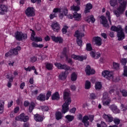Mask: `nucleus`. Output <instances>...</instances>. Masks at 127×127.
I'll return each mask as SVG.
<instances>
[{
	"instance_id": "obj_47",
	"label": "nucleus",
	"mask_w": 127,
	"mask_h": 127,
	"mask_svg": "<svg viewBox=\"0 0 127 127\" xmlns=\"http://www.w3.org/2000/svg\"><path fill=\"white\" fill-rule=\"evenodd\" d=\"M121 62L122 64V65H123V66H126V65L127 64V59L123 58L121 59Z\"/></svg>"
},
{
	"instance_id": "obj_28",
	"label": "nucleus",
	"mask_w": 127,
	"mask_h": 127,
	"mask_svg": "<svg viewBox=\"0 0 127 127\" xmlns=\"http://www.w3.org/2000/svg\"><path fill=\"white\" fill-rule=\"evenodd\" d=\"M46 99V97L45 96V95L43 94H40L37 97V100H38V101H40L41 102H43L45 101Z\"/></svg>"
},
{
	"instance_id": "obj_15",
	"label": "nucleus",
	"mask_w": 127,
	"mask_h": 127,
	"mask_svg": "<svg viewBox=\"0 0 127 127\" xmlns=\"http://www.w3.org/2000/svg\"><path fill=\"white\" fill-rule=\"evenodd\" d=\"M100 18L102 20V24H103L104 27H109V24L108 23V19L104 15L100 16Z\"/></svg>"
},
{
	"instance_id": "obj_11",
	"label": "nucleus",
	"mask_w": 127,
	"mask_h": 127,
	"mask_svg": "<svg viewBox=\"0 0 127 127\" xmlns=\"http://www.w3.org/2000/svg\"><path fill=\"white\" fill-rule=\"evenodd\" d=\"M117 37L119 41H122V40H124V39H125V35L123 28H122L120 31L117 33Z\"/></svg>"
},
{
	"instance_id": "obj_25",
	"label": "nucleus",
	"mask_w": 127,
	"mask_h": 127,
	"mask_svg": "<svg viewBox=\"0 0 127 127\" xmlns=\"http://www.w3.org/2000/svg\"><path fill=\"white\" fill-rule=\"evenodd\" d=\"M122 28L121 26V25H118L117 27L116 26H112L111 27V30H112V31H116L118 33L119 31L121 30Z\"/></svg>"
},
{
	"instance_id": "obj_29",
	"label": "nucleus",
	"mask_w": 127,
	"mask_h": 127,
	"mask_svg": "<svg viewBox=\"0 0 127 127\" xmlns=\"http://www.w3.org/2000/svg\"><path fill=\"white\" fill-rule=\"evenodd\" d=\"M63 118V115H62V113L61 112H57L56 113V119L57 121H60V120H62Z\"/></svg>"
},
{
	"instance_id": "obj_32",
	"label": "nucleus",
	"mask_w": 127,
	"mask_h": 127,
	"mask_svg": "<svg viewBox=\"0 0 127 127\" xmlns=\"http://www.w3.org/2000/svg\"><path fill=\"white\" fill-rule=\"evenodd\" d=\"M4 106V101L0 100V114L3 113V108Z\"/></svg>"
},
{
	"instance_id": "obj_26",
	"label": "nucleus",
	"mask_w": 127,
	"mask_h": 127,
	"mask_svg": "<svg viewBox=\"0 0 127 127\" xmlns=\"http://www.w3.org/2000/svg\"><path fill=\"white\" fill-rule=\"evenodd\" d=\"M67 78V74H66V72H62L61 73L59 76V79L60 80H65Z\"/></svg>"
},
{
	"instance_id": "obj_51",
	"label": "nucleus",
	"mask_w": 127,
	"mask_h": 127,
	"mask_svg": "<svg viewBox=\"0 0 127 127\" xmlns=\"http://www.w3.org/2000/svg\"><path fill=\"white\" fill-rule=\"evenodd\" d=\"M31 30L32 31L31 35V40H34V38H35V32H34V31L32 30L31 29Z\"/></svg>"
},
{
	"instance_id": "obj_18",
	"label": "nucleus",
	"mask_w": 127,
	"mask_h": 127,
	"mask_svg": "<svg viewBox=\"0 0 127 127\" xmlns=\"http://www.w3.org/2000/svg\"><path fill=\"white\" fill-rule=\"evenodd\" d=\"M93 41L95 43L97 46H101L102 45V39L99 37H96L93 38Z\"/></svg>"
},
{
	"instance_id": "obj_27",
	"label": "nucleus",
	"mask_w": 127,
	"mask_h": 127,
	"mask_svg": "<svg viewBox=\"0 0 127 127\" xmlns=\"http://www.w3.org/2000/svg\"><path fill=\"white\" fill-rule=\"evenodd\" d=\"M20 118L21 119V122H24V123L27 122L28 120H29V118H28V116H24V114L22 113L20 116Z\"/></svg>"
},
{
	"instance_id": "obj_37",
	"label": "nucleus",
	"mask_w": 127,
	"mask_h": 127,
	"mask_svg": "<svg viewBox=\"0 0 127 127\" xmlns=\"http://www.w3.org/2000/svg\"><path fill=\"white\" fill-rule=\"evenodd\" d=\"M91 88V82L89 80L85 81V89L86 90H89Z\"/></svg>"
},
{
	"instance_id": "obj_50",
	"label": "nucleus",
	"mask_w": 127,
	"mask_h": 127,
	"mask_svg": "<svg viewBox=\"0 0 127 127\" xmlns=\"http://www.w3.org/2000/svg\"><path fill=\"white\" fill-rule=\"evenodd\" d=\"M81 39H82L80 38H77L76 39V42L78 46H82V43H83V42L82 41Z\"/></svg>"
},
{
	"instance_id": "obj_22",
	"label": "nucleus",
	"mask_w": 127,
	"mask_h": 127,
	"mask_svg": "<svg viewBox=\"0 0 127 127\" xmlns=\"http://www.w3.org/2000/svg\"><path fill=\"white\" fill-rule=\"evenodd\" d=\"M34 119L36 122L41 123L43 121V117L39 114H36L34 115Z\"/></svg>"
},
{
	"instance_id": "obj_3",
	"label": "nucleus",
	"mask_w": 127,
	"mask_h": 127,
	"mask_svg": "<svg viewBox=\"0 0 127 127\" xmlns=\"http://www.w3.org/2000/svg\"><path fill=\"white\" fill-rule=\"evenodd\" d=\"M103 119L106 121L108 123H112V122H114L115 125H120V123H121V120L118 118H113L112 115H106L104 114L103 116Z\"/></svg>"
},
{
	"instance_id": "obj_17",
	"label": "nucleus",
	"mask_w": 127,
	"mask_h": 127,
	"mask_svg": "<svg viewBox=\"0 0 127 127\" xmlns=\"http://www.w3.org/2000/svg\"><path fill=\"white\" fill-rule=\"evenodd\" d=\"M72 58L74 59V60H78V61H83V60H86L87 59V56H76L72 55L71 56Z\"/></svg>"
},
{
	"instance_id": "obj_16",
	"label": "nucleus",
	"mask_w": 127,
	"mask_h": 127,
	"mask_svg": "<svg viewBox=\"0 0 127 127\" xmlns=\"http://www.w3.org/2000/svg\"><path fill=\"white\" fill-rule=\"evenodd\" d=\"M84 20L85 21H86V22H88V23H90L91 21L92 23H94V22L96 21V19H95V18H94V16L92 15L86 16L84 18Z\"/></svg>"
},
{
	"instance_id": "obj_46",
	"label": "nucleus",
	"mask_w": 127,
	"mask_h": 127,
	"mask_svg": "<svg viewBox=\"0 0 127 127\" xmlns=\"http://www.w3.org/2000/svg\"><path fill=\"white\" fill-rule=\"evenodd\" d=\"M41 108L43 112H48L49 110V107L47 106H41Z\"/></svg>"
},
{
	"instance_id": "obj_24",
	"label": "nucleus",
	"mask_w": 127,
	"mask_h": 127,
	"mask_svg": "<svg viewBox=\"0 0 127 127\" xmlns=\"http://www.w3.org/2000/svg\"><path fill=\"white\" fill-rule=\"evenodd\" d=\"M73 17L75 19V20H77V21H79L81 20L82 16L81 14H79L77 12H74L73 13Z\"/></svg>"
},
{
	"instance_id": "obj_39",
	"label": "nucleus",
	"mask_w": 127,
	"mask_h": 127,
	"mask_svg": "<svg viewBox=\"0 0 127 127\" xmlns=\"http://www.w3.org/2000/svg\"><path fill=\"white\" fill-rule=\"evenodd\" d=\"M109 2L111 6H116L118 4V1L117 0H110Z\"/></svg>"
},
{
	"instance_id": "obj_5",
	"label": "nucleus",
	"mask_w": 127,
	"mask_h": 127,
	"mask_svg": "<svg viewBox=\"0 0 127 127\" xmlns=\"http://www.w3.org/2000/svg\"><path fill=\"white\" fill-rule=\"evenodd\" d=\"M84 36H85V27L82 26L80 27V30H76L75 32L74 37L77 39H82V38L84 37Z\"/></svg>"
},
{
	"instance_id": "obj_55",
	"label": "nucleus",
	"mask_w": 127,
	"mask_h": 127,
	"mask_svg": "<svg viewBox=\"0 0 127 127\" xmlns=\"http://www.w3.org/2000/svg\"><path fill=\"white\" fill-rule=\"evenodd\" d=\"M106 15L108 17V20L110 23H112V21H111V14L110 13V11L106 12Z\"/></svg>"
},
{
	"instance_id": "obj_48",
	"label": "nucleus",
	"mask_w": 127,
	"mask_h": 127,
	"mask_svg": "<svg viewBox=\"0 0 127 127\" xmlns=\"http://www.w3.org/2000/svg\"><path fill=\"white\" fill-rule=\"evenodd\" d=\"M120 92L122 94L123 97H127V91L125 89L121 90Z\"/></svg>"
},
{
	"instance_id": "obj_31",
	"label": "nucleus",
	"mask_w": 127,
	"mask_h": 127,
	"mask_svg": "<svg viewBox=\"0 0 127 127\" xmlns=\"http://www.w3.org/2000/svg\"><path fill=\"white\" fill-rule=\"evenodd\" d=\"M34 108H35V103L34 102H31L29 106V112L32 113V111H33Z\"/></svg>"
},
{
	"instance_id": "obj_33",
	"label": "nucleus",
	"mask_w": 127,
	"mask_h": 127,
	"mask_svg": "<svg viewBox=\"0 0 127 127\" xmlns=\"http://www.w3.org/2000/svg\"><path fill=\"white\" fill-rule=\"evenodd\" d=\"M45 65L47 70H52V69H53V64H50L49 63H46L45 64Z\"/></svg>"
},
{
	"instance_id": "obj_57",
	"label": "nucleus",
	"mask_w": 127,
	"mask_h": 127,
	"mask_svg": "<svg viewBox=\"0 0 127 127\" xmlns=\"http://www.w3.org/2000/svg\"><path fill=\"white\" fill-rule=\"evenodd\" d=\"M90 98L91 100H95L97 98V96L95 93H91L90 94Z\"/></svg>"
},
{
	"instance_id": "obj_40",
	"label": "nucleus",
	"mask_w": 127,
	"mask_h": 127,
	"mask_svg": "<svg viewBox=\"0 0 127 127\" xmlns=\"http://www.w3.org/2000/svg\"><path fill=\"white\" fill-rule=\"evenodd\" d=\"M65 118L68 122H72L74 120V116L72 115H66Z\"/></svg>"
},
{
	"instance_id": "obj_43",
	"label": "nucleus",
	"mask_w": 127,
	"mask_h": 127,
	"mask_svg": "<svg viewBox=\"0 0 127 127\" xmlns=\"http://www.w3.org/2000/svg\"><path fill=\"white\" fill-rule=\"evenodd\" d=\"M63 55L65 57L66 59H68V55H67V48H64L63 51Z\"/></svg>"
},
{
	"instance_id": "obj_60",
	"label": "nucleus",
	"mask_w": 127,
	"mask_h": 127,
	"mask_svg": "<svg viewBox=\"0 0 127 127\" xmlns=\"http://www.w3.org/2000/svg\"><path fill=\"white\" fill-rule=\"evenodd\" d=\"M89 121L93 123V121H94V115H89Z\"/></svg>"
},
{
	"instance_id": "obj_53",
	"label": "nucleus",
	"mask_w": 127,
	"mask_h": 127,
	"mask_svg": "<svg viewBox=\"0 0 127 127\" xmlns=\"http://www.w3.org/2000/svg\"><path fill=\"white\" fill-rule=\"evenodd\" d=\"M53 12L57 14L58 12H61V9L59 8H55L54 9Z\"/></svg>"
},
{
	"instance_id": "obj_59",
	"label": "nucleus",
	"mask_w": 127,
	"mask_h": 127,
	"mask_svg": "<svg viewBox=\"0 0 127 127\" xmlns=\"http://www.w3.org/2000/svg\"><path fill=\"white\" fill-rule=\"evenodd\" d=\"M100 57H101V54L97 53L95 54V57L94 58V59H99Z\"/></svg>"
},
{
	"instance_id": "obj_42",
	"label": "nucleus",
	"mask_w": 127,
	"mask_h": 127,
	"mask_svg": "<svg viewBox=\"0 0 127 127\" xmlns=\"http://www.w3.org/2000/svg\"><path fill=\"white\" fill-rule=\"evenodd\" d=\"M24 70H25V71H29V72H30V71H31V70H35V66H29L27 68L24 67Z\"/></svg>"
},
{
	"instance_id": "obj_8",
	"label": "nucleus",
	"mask_w": 127,
	"mask_h": 127,
	"mask_svg": "<svg viewBox=\"0 0 127 127\" xmlns=\"http://www.w3.org/2000/svg\"><path fill=\"white\" fill-rule=\"evenodd\" d=\"M102 76L108 80H111V79H113L114 77L113 75V73L108 70L103 71L102 72Z\"/></svg>"
},
{
	"instance_id": "obj_52",
	"label": "nucleus",
	"mask_w": 127,
	"mask_h": 127,
	"mask_svg": "<svg viewBox=\"0 0 127 127\" xmlns=\"http://www.w3.org/2000/svg\"><path fill=\"white\" fill-rule=\"evenodd\" d=\"M52 92L50 91H48L47 93L46 94V100H49V98L51 96Z\"/></svg>"
},
{
	"instance_id": "obj_13",
	"label": "nucleus",
	"mask_w": 127,
	"mask_h": 127,
	"mask_svg": "<svg viewBox=\"0 0 127 127\" xmlns=\"http://www.w3.org/2000/svg\"><path fill=\"white\" fill-rule=\"evenodd\" d=\"M89 120H90V118H89L88 116H84L82 120V123L84 124V126L85 127H88L90 125V122H88Z\"/></svg>"
},
{
	"instance_id": "obj_10",
	"label": "nucleus",
	"mask_w": 127,
	"mask_h": 127,
	"mask_svg": "<svg viewBox=\"0 0 127 127\" xmlns=\"http://www.w3.org/2000/svg\"><path fill=\"white\" fill-rule=\"evenodd\" d=\"M76 3H77V6H75L74 5H73L70 7V9L71 10H73V11H79L80 10V7L78 5H80L81 4V0H75Z\"/></svg>"
},
{
	"instance_id": "obj_34",
	"label": "nucleus",
	"mask_w": 127,
	"mask_h": 127,
	"mask_svg": "<svg viewBox=\"0 0 127 127\" xmlns=\"http://www.w3.org/2000/svg\"><path fill=\"white\" fill-rule=\"evenodd\" d=\"M102 85L101 82H97L95 83V89L97 91H99V90H101V89H102Z\"/></svg>"
},
{
	"instance_id": "obj_6",
	"label": "nucleus",
	"mask_w": 127,
	"mask_h": 127,
	"mask_svg": "<svg viewBox=\"0 0 127 127\" xmlns=\"http://www.w3.org/2000/svg\"><path fill=\"white\" fill-rule=\"evenodd\" d=\"M15 38L16 40H18V41H21L22 39H27V34H23L22 33V32L17 31L15 33Z\"/></svg>"
},
{
	"instance_id": "obj_19",
	"label": "nucleus",
	"mask_w": 127,
	"mask_h": 127,
	"mask_svg": "<svg viewBox=\"0 0 127 127\" xmlns=\"http://www.w3.org/2000/svg\"><path fill=\"white\" fill-rule=\"evenodd\" d=\"M8 7L5 5H0V14H4L5 12H7Z\"/></svg>"
},
{
	"instance_id": "obj_45",
	"label": "nucleus",
	"mask_w": 127,
	"mask_h": 127,
	"mask_svg": "<svg viewBox=\"0 0 127 127\" xmlns=\"http://www.w3.org/2000/svg\"><path fill=\"white\" fill-rule=\"evenodd\" d=\"M32 41H35V42H40L42 41V38L40 37H35L34 40Z\"/></svg>"
},
{
	"instance_id": "obj_35",
	"label": "nucleus",
	"mask_w": 127,
	"mask_h": 127,
	"mask_svg": "<svg viewBox=\"0 0 127 127\" xmlns=\"http://www.w3.org/2000/svg\"><path fill=\"white\" fill-rule=\"evenodd\" d=\"M106 100H111V98L109 97V93L108 92H104L103 98H102V101H105Z\"/></svg>"
},
{
	"instance_id": "obj_30",
	"label": "nucleus",
	"mask_w": 127,
	"mask_h": 127,
	"mask_svg": "<svg viewBox=\"0 0 127 127\" xmlns=\"http://www.w3.org/2000/svg\"><path fill=\"white\" fill-rule=\"evenodd\" d=\"M59 99H60V95H59L58 92H56L52 96V100H57V101H58Z\"/></svg>"
},
{
	"instance_id": "obj_49",
	"label": "nucleus",
	"mask_w": 127,
	"mask_h": 127,
	"mask_svg": "<svg viewBox=\"0 0 127 127\" xmlns=\"http://www.w3.org/2000/svg\"><path fill=\"white\" fill-rule=\"evenodd\" d=\"M123 68H124L123 75L125 77H127V65L124 66Z\"/></svg>"
},
{
	"instance_id": "obj_14",
	"label": "nucleus",
	"mask_w": 127,
	"mask_h": 127,
	"mask_svg": "<svg viewBox=\"0 0 127 127\" xmlns=\"http://www.w3.org/2000/svg\"><path fill=\"white\" fill-rule=\"evenodd\" d=\"M51 39L53 40V41H54L55 42L58 43H62L63 42V39L61 37H55V36H51Z\"/></svg>"
},
{
	"instance_id": "obj_44",
	"label": "nucleus",
	"mask_w": 127,
	"mask_h": 127,
	"mask_svg": "<svg viewBox=\"0 0 127 127\" xmlns=\"http://www.w3.org/2000/svg\"><path fill=\"white\" fill-rule=\"evenodd\" d=\"M113 68L116 70H119L120 69V64L119 63L113 62Z\"/></svg>"
},
{
	"instance_id": "obj_64",
	"label": "nucleus",
	"mask_w": 127,
	"mask_h": 127,
	"mask_svg": "<svg viewBox=\"0 0 127 127\" xmlns=\"http://www.w3.org/2000/svg\"><path fill=\"white\" fill-rule=\"evenodd\" d=\"M70 89L72 91H76V86L74 85H71L70 86Z\"/></svg>"
},
{
	"instance_id": "obj_56",
	"label": "nucleus",
	"mask_w": 127,
	"mask_h": 127,
	"mask_svg": "<svg viewBox=\"0 0 127 127\" xmlns=\"http://www.w3.org/2000/svg\"><path fill=\"white\" fill-rule=\"evenodd\" d=\"M37 61V58L35 57H32L30 58V62H32V63H34V62H36Z\"/></svg>"
},
{
	"instance_id": "obj_36",
	"label": "nucleus",
	"mask_w": 127,
	"mask_h": 127,
	"mask_svg": "<svg viewBox=\"0 0 127 127\" xmlns=\"http://www.w3.org/2000/svg\"><path fill=\"white\" fill-rule=\"evenodd\" d=\"M77 74L75 72H73L71 75V80L72 82H75L77 80Z\"/></svg>"
},
{
	"instance_id": "obj_20",
	"label": "nucleus",
	"mask_w": 127,
	"mask_h": 127,
	"mask_svg": "<svg viewBox=\"0 0 127 127\" xmlns=\"http://www.w3.org/2000/svg\"><path fill=\"white\" fill-rule=\"evenodd\" d=\"M109 108L112 111L114 114H120V110L118 109V107L116 105L113 104L109 106Z\"/></svg>"
},
{
	"instance_id": "obj_41",
	"label": "nucleus",
	"mask_w": 127,
	"mask_h": 127,
	"mask_svg": "<svg viewBox=\"0 0 127 127\" xmlns=\"http://www.w3.org/2000/svg\"><path fill=\"white\" fill-rule=\"evenodd\" d=\"M86 49L87 51H92L93 48H92V45L90 43H87L86 44Z\"/></svg>"
},
{
	"instance_id": "obj_21",
	"label": "nucleus",
	"mask_w": 127,
	"mask_h": 127,
	"mask_svg": "<svg viewBox=\"0 0 127 127\" xmlns=\"http://www.w3.org/2000/svg\"><path fill=\"white\" fill-rule=\"evenodd\" d=\"M51 27L53 28L54 31L58 32L60 30V25L58 23H54L52 24Z\"/></svg>"
},
{
	"instance_id": "obj_63",
	"label": "nucleus",
	"mask_w": 127,
	"mask_h": 127,
	"mask_svg": "<svg viewBox=\"0 0 127 127\" xmlns=\"http://www.w3.org/2000/svg\"><path fill=\"white\" fill-rule=\"evenodd\" d=\"M29 123L28 122H26V123H24L23 125V127H29Z\"/></svg>"
},
{
	"instance_id": "obj_54",
	"label": "nucleus",
	"mask_w": 127,
	"mask_h": 127,
	"mask_svg": "<svg viewBox=\"0 0 127 127\" xmlns=\"http://www.w3.org/2000/svg\"><path fill=\"white\" fill-rule=\"evenodd\" d=\"M54 17H57V14L56 13H53L50 15V19H53Z\"/></svg>"
},
{
	"instance_id": "obj_61",
	"label": "nucleus",
	"mask_w": 127,
	"mask_h": 127,
	"mask_svg": "<svg viewBox=\"0 0 127 127\" xmlns=\"http://www.w3.org/2000/svg\"><path fill=\"white\" fill-rule=\"evenodd\" d=\"M70 113H71V114H75V112H76V108L74 107L72 109H71L69 110Z\"/></svg>"
},
{
	"instance_id": "obj_62",
	"label": "nucleus",
	"mask_w": 127,
	"mask_h": 127,
	"mask_svg": "<svg viewBox=\"0 0 127 127\" xmlns=\"http://www.w3.org/2000/svg\"><path fill=\"white\" fill-rule=\"evenodd\" d=\"M90 54L91 55V56L92 57V58H94L95 59V57L96 56V53L93 51H91L90 53Z\"/></svg>"
},
{
	"instance_id": "obj_9",
	"label": "nucleus",
	"mask_w": 127,
	"mask_h": 127,
	"mask_svg": "<svg viewBox=\"0 0 127 127\" xmlns=\"http://www.w3.org/2000/svg\"><path fill=\"white\" fill-rule=\"evenodd\" d=\"M55 66L58 68V69H64V70H70V67L66 64H62L60 63H55Z\"/></svg>"
},
{
	"instance_id": "obj_4",
	"label": "nucleus",
	"mask_w": 127,
	"mask_h": 127,
	"mask_svg": "<svg viewBox=\"0 0 127 127\" xmlns=\"http://www.w3.org/2000/svg\"><path fill=\"white\" fill-rule=\"evenodd\" d=\"M21 50L20 46L16 47V48L10 50L9 52L5 53V57H8L9 56H12V55H17L18 54V51Z\"/></svg>"
},
{
	"instance_id": "obj_38",
	"label": "nucleus",
	"mask_w": 127,
	"mask_h": 127,
	"mask_svg": "<svg viewBox=\"0 0 127 127\" xmlns=\"http://www.w3.org/2000/svg\"><path fill=\"white\" fill-rule=\"evenodd\" d=\"M103 106H110L111 104V99H106V100H102Z\"/></svg>"
},
{
	"instance_id": "obj_58",
	"label": "nucleus",
	"mask_w": 127,
	"mask_h": 127,
	"mask_svg": "<svg viewBox=\"0 0 127 127\" xmlns=\"http://www.w3.org/2000/svg\"><path fill=\"white\" fill-rule=\"evenodd\" d=\"M65 28H63L62 30L63 34H66L67 33V28H68V26H65Z\"/></svg>"
},
{
	"instance_id": "obj_7",
	"label": "nucleus",
	"mask_w": 127,
	"mask_h": 127,
	"mask_svg": "<svg viewBox=\"0 0 127 127\" xmlns=\"http://www.w3.org/2000/svg\"><path fill=\"white\" fill-rule=\"evenodd\" d=\"M25 14L28 17L35 16V9L33 7H28L25 10Z\"/></svg>"
},
{
	"instance_id": "obj_12",
	"label": "nucleus",
	"mask_w": 127,
	"mask_h": 127,
	"mask_svg": "<svg viewBox=\"0 0 127 127\" xmlns=\"http://www.w3.org/2000/svg\"><path fill=\"white\" fill-rule=\"evenodd\" d=\"M85 73L88 76L90 75H93L95 73V70L94 69H91V66L87 65L85 68Z\"/></svg>"
},
{
	"instance_id": "obj_1",
	"label": "nucleus",
	"mask_w": 127,
	"mask_h": 127,
	"mask_svg": "<svg viewBox=\"0 0 127 127\" xmlns=\"http://www.w3.org/2000/svg\"><path fill=\"white\" fill-rule=\"evenodd\" d=\"M64 100L65 103L62 105V113L64 114H66L67 112H69V105H70L71 102H72L71 96L68 92H64Z\"/></svg>"
},
{
	"instance_id": "obj_23",
	"label": "nucleus",
	"mask_w": 127,
	"mask_h": 127,
	"mask_svg": "<svg viewBox=\"0 0 127 127\" xmlns=\"http://www.w3.org/2000/svg\"><path fill=\"white\" fill-rule=\"evenodd\" d=\"M93 8V5L90 3H87L85 6V8L84 10V13H88V12H90V10Z\"/></svg>"
},
{
	"instance_id": "obj_2",
	"label": "nucleus",
	"mask_w": 127,
	"mask_h": 127,
	"mask_svg": "<svg viewBox=\"0 0 127 127\" xmlns=\"http://www.w3.org/2000/svg\"><path fill=\"white\" fill-rule=\"evenodd\" d=\"M120 5L117 7V10L114 11V13L117 17H120L125 11L127 7V2L125 0H118Z\"/></svg>"
}]
</instances>
